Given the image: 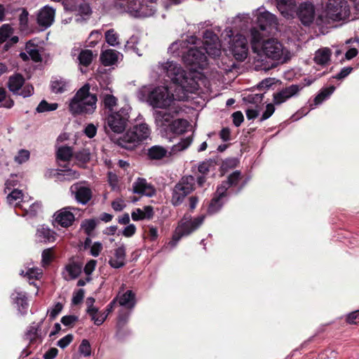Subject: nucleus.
<instances>
[{
  "label": "nucleus",
  "instance_id": "1",
  "mask_svg": "<svg viewBox=\"0 0 359 359\" xmlns=\"http://www.w3.org/2000/svg\"><path fill=\"white\" fill-rule=\"evenodd\" d=\"M201 43L195 36H191L186 41H177L172 43L169 47V51L176 55L182 54L184 62L192 71L204 69L208 65L205 51L212 57L221 55V44L218 37L211 31H206L203 35L204 47H199Z\"/></svg>",
  "mask_w": 359,
  "mask_h": 359
},
{
  "label": "nucleus",
  "instance_id": "2",
  "mask_svg": "<svg viewBox=\"0 0 359 359\" xmlns=\"http://www.w3.org/2000/svg\"><path fill=\"white\" fill-rule=\"evenodd\" d=\"M250 42L253 52L257 55V62L269 58L280 63H284L292 57L290 51L277 39L263 40V35L256 28L250 30Z\"/></svg>",
  "mask_w": 359,
  "mask_h": 359
},
{
  "label": "nucleus",
  "instance_id": "3",
  "mask_svg": "<svg viewBox=\"0 0 359 359\" xmlns=\"http://www.w3.org/2000/svg\"><path fill=\"white\" fill-rule=\"evenodd\" d=\"M137 95L139 100L146 101L153 108L167 109L178 107L176 104L177 98L168 86H142L138 90Z\"/></svg>",
  "mask_w": 359,
  "mask_h": 359
},
{
  "label": "nucleus",
  "instance_id": "4",
  "mask_svg": "<svg viewBox=\"0 0 359 359\" xmlns=\"http://www.w3.org/2000/svg\"><path fill=\"white\" fill-rule=\"evenodd\" d=\"M97 96L90 93L89 84L81 88L71 100L69 109L72 114H91L96 109Z\"/></svg>",
  "mask_w": 359,
  "mask_h": 359
},
{
  "label": "nucleus",
  "instance_id": "5",
  "mask_svg": "<svg viewBox=\"0 0 359 359\" xmlns=\"http://www.w3.org/2000/svg\"><path fill=\"white\" fill-rule=\"evenodd\" d=\"M158 68L161 72L166 76L175 84L181 87L187 92H192L196 89L195 80L177 63L168 61L163 64H159Z\"/></svg>",
  "mask_w": 359,
  "mask_h": 359
},
{
  "label": "nucleus",
  "instance_id": "6",
  "mask_svg": "<svg viewBox=\"0 0 359 359\" xmlns=\"http://www.w3.org/2000/svg\"><path fill=\"white\" fill-rule=\"evenodd\" d=\"M225 41H228L229 48L237 60H244L248 53V44L246 38L242 34H233L231 29H226L222 33Z\"/></svg>",
  "mask_w": 359,
  "mask_h": 359
},
{
  "label": "nucleus",
  "instance_id": "7",
  "mask_svg": "<svg viewBox=\"0 0 359 359\" xmlns=\"http://www.w3.org/2000/svg\"><path fill=\"white\" fill-rule=\"evenodd\" d=\"M130 109V107L125 106L121 108L118 111L109 112L104 123L106 133H109L110 132H113L117 134L123 133L127 126Z\"/></svg>",
  "mask_w": 359,
  "mask_h": 359
},
{
  "label": "nucleus",
  "instance_id": "8",
  "mask_svg": "<svg viewBox=\"0 0 359 359\" xmlns=\"http://www.w3.org/2000/svg\"><path fill=\"white\" fill-rule=\"evenodd\" d=\"M204 219V215L193 219L191 215L188 214L184 215L180 221L170 244L174 247L182 236H188L197 229L202 224Z\"/></svg>",
  "mask_w": 359,
  "mask_h": 359
},
{
  "label": "nucleus",
  "instance_id": "9",
  "mask_svg": "<svg viewBox=\"0 0 359 359\" xmlns=\"http://www.w3.org/2000/svg\"><path fill=\"white\" fill-rule=\"evenodd\" d=\"M324 13V16H320L322 20L340 21L349 17L350 9L345 0H329Z\"/></svg>",
  "mask_w": 359,
  "mask_h": 359
},
{
  "label": "nucleus",
  "instance_id": "10",
  "mask_svg": "<svg viewBox=\"0 0 359 359\" xmlns=\"http://www.w3.org/2000/svg\"><path fill=\"white\" fill-rule=\"evenodd\" d=\"M151 130L147 124L142 123L127 131L121 140V145L127 149H131L136 144L149 137Z\"/></svg>",
  "mask_w": 359,
  "mask_h": 359
},
{
  "label": "nucleus",
  "instance_id": "11",
  "mask_svg": "<svg viewBox=\"0 0 359 359\" xmlns=\"http://www.w3.org/2000/svg\"><path fill=\"white\" fill-rule=\"evenodd\" d=\"M195 184V178L193 176L183 177L172 190V204L175 206L180 205L184 198L194 190Z\"/></svg>",
  "mask_w": 359,
  "mask_h": 359
},
{
  "label": "nucleus",
  "instance_id": "12",
  "mask_svg": "<svg viewBox=\"0 0 359 359\" xmlns=\"http://www.w3.org/2000/svg\"><path fill=\"white\" fill-rule=\"evenodd\" d=\"M257 17V23L260 29L269 34H274L278 30V22L275 15L266 11L263 8L257 9L254 13Z\"/></svg>",
  "mask_w": 359,
  "mask_h": 359
},
{
  "label": "nucleus",
  "instance_id": "13",
  "mask_svg": "<svg viewBox=\"0 0 359 359\" xmlns=\"http://www.w3.org/2000/svg\"><path fill=\"white\" fill-rule=\"evenodd\" d=\"M180 111V107H171L163 110H156L154 113L155 124L156 127L163 133L169 130L171 123L175 116Z\"/></svg>",
  "mask_w": 359,
  "mask_h": 359
},
{
  "label": "nucleus",
  "instance_id": "14",
  "mask_svg": "<svg viewBox=\"0 0 359 359\" xmlns=\"http://www.w3.org/2000/svg\"><path fill=\"white\" fill-rule=\"evenodd\" d=\"M8 88L13 93L22 96L29 97L34 93L32 85L25 83V79L20 74H15L10 77Z\"/></svg>",
  "mask_w": 359,
  "mask_h": 359
},
{
  "label": "nucleus",
  "instance_id": "15",
  "mask_svg": "<svg viewBox=\"0 0 359 359\" xmlns=\"http://www.w3.org/2000/svg\"><path fill=\"white\" fill-rule=\"evenodd\" d=\"M55 10L49 6H45L41 8L37 14L38 24L47 28L50 27L54 22Z\"/></svg>",
  "mask_w": 359,
  "mask_h": 359
},
{
  "label": "nucleus",
  "instance_id": "16",
  "mask_svg": "<svg viewBox=\"0 0 359 359\" xmlns=\"http://www.w3.org/2000/svg\"><path fill=\"white\" fill-rule=\"evenodd\" d=\"M70 191L74 195L76 200L82 204L87 203L91 198V190L79 183H76L72 185Z\"/></svg>",
  "mask_w": 359,
  "mask_h": 359
},
{
  "label": "nucleus",
  "instance_id": "17",
  "mask_svg": "<svg viewBox=\"0 0 359 359\" xmlns=\"http://www.w3.org/2000/svg\"><path fill=\"white\" fill-rule=\"evenodd\" d=\"M55 222L62 227H69L71 226L74 219V215L72 212V208H64L56 212L54 215Z\"/></svg>",
  "mask_w": 359,
  "mask_h": 359
},
{
  "label": "nucleus",
  "instance_id": "18",
  "mask_svg": "<svg viewBox=\"0 0 359 359\" xmlns=\"http://www.w3.org/2000/svg\"><path fill=\"white\" fill-rule=\"evenodd\" d=\"M296 13L303 24L309 25L314 18L315 11L313 6L308 3L302 4L299 6L298 10H296Z\"/></svg>",
  "mask_w": 359,
  "mask_h": 359
},
{
  "label": "nucleus",
  "instance_id": "19",
  "mask_svg": "<svg viewBox=\"0 0 359 359\" xmlns=\"http://www.w3.org/2000/svg\"><path fill=\"white\" fill-rule=\"evenodd\" d=\"M302 89V87L298 85H291L279 93L274 94L273 102L276 104H280L283 103L292 96L297 95L299 91Z\"/></svg>",
  "mask_w": 359,
  "mask_h": 359
},
{
  "label": "nucleus",
  "instance_id": "20",
  "mask_svg": "<svg viewBox=\"0 0 359 359\" xmlns=\"http://www.w3.org/2000/svg\"><path fill=\"white\" fill-rule=\"evenodd\" d=\"M277 8L286 19L293 18L296 12L295 0H276Z\"/></svg>",
  "mask_w": 359,
  "mask_h": 359
},
{
  "label": "nucleus",
  "instance_id": "21",
  "mask_svg": "<svg viewBox=\"0 0 359 359\" xmlns=\"http://www.w3.org/2000/svg\"><path fill=\"white\" fill-rule=\"evenodd\" d=\"M95 299L93 298H88L86 303L88 304L87 312L90 316L91 320L94 321V323L97 325H100L104 323L107 318V315L99 312L98 309L93 306Z\"/></svg>",
  "mask_w": 359,
  "mask_h": 359
},
{
  "label": "nucleus",
  "instance_id": "22",
  "mask_svg": "<svg viewBox=\"0 0 359 359\" xmlns=\"http://www.w3.org/2000/svg\"><path fill=\"white\" fill-rule=\"evenodd\" d=\"M72 56H77L79 64L88 67L92 62L93 53L90 50H80L79 47L74 46L71 52Z\"/></svg>",
  "mask_w": 359,
  "mask_h": 359
},
{
  "label": "nucleus",
  "instance_id": "23",
  "mask_svg": "<svg viewBox=\"0 0 359 359\" xmlns=\"http://www.w3.org/2000/svg\"><path fill=\"white\" fill-rule=\"evenodd\" d=\"M126 249L123 246H120L114 250L110 257L109 263L110 266L115 269H118L125 265Z\"/></svg>",
  "mask_w": 359,
  "mask_h": 359
},
{
  "label": "nucleus",
  "instance_id": "24",
  "mask_svg": "<svg viewBox=\"0 0 359 359\" xmlns=\"http://www.w3.org/2000/svg\"><path fill=\"white\" fill-rule=\"evenodd\" d=\"M133 191L136 194H144L148 196H152L155 190L143 178H138L133 185Z\"/></svg>",
  "mask_w": 359,
  "mask_h": 359
},
{
  "label": "nucleus",
  "instance_id": "25",
  "mask_svg": "<svg viewBox=\"0 0 359 359\" xmlns=\"http://www.w3.org/2000/svg\"><path fill=\"white\" fill-rule=\"evenodd\" d=\"M128 9L130 13L137 17H149L152 15L155 12V9L152 8L148 10L147 6L140 4L137 5L136 2L134 3L133 1L130 3Z\"/></svg>",
  "mask_w": 359,
  "mask_h": 359
},
{
  "label": "nucleus",
  "instance_id": "26",
  "mask_svg": "<svg viewBox=\"0 0 359 359\" xmlns=\"http://www.w3.org/2000/svg\"><path fill=\"white\" fill-rule=\"evenodd\" d=\"M110 88H103L100 93V98L105 107L110 112L113 111L114 107L117 104V99L112 94Z\"/></svg>",
  "mask_w": 359,
  "mask_h": 359
},
{
  "label": "nucleus",
  "instance_id": "27",
  "mask_svg": "<svg viewBox=\"0 0 359 359\" xmlns=\"http://www.w3.org/2000/svg\"><path fill=\"white\" fill-rule=\"evenodd\" d=\"M29 197L28 200H23L21 205V209L25 211V215H28L31 217L38 215L41 210V204L39 202H34L29 204Z\"/></svg>",
  "mask_w": 359,
  "mask_h": 359
},
{
  "label": "nucleus",
  "instance_id": "28",
  "mask_svg": "<svg viewBox=\"0 0 359 359\" xmlns=\"http://www.w3.org/2000/svg\"><path fill=\"white\" fill-rule=\"evenodd\" d=\"M36 236L40 242H53L55 240V233L44 225L38 227Z\"/></svg>",
  "mask_w": 359,
  "mask_h": 359
},
{
  "label": "nucleus",
  "instance_id": "29",
  "mask_svg": "<svg viewBox=\"0 0 359 359\" xmlns=\"http://www.w3.org/2000/svg\"><path fill=\"white\" fill-rule=\"evenodd\" d=\"M331 55L330 48H322L316 52L313 60L317 65L325 66L330 62Z\"/></svg>",
  "mask_w": 359,
  "mask_h": 359
},
{
  "label": "nucleus",
  "instance_id": "30",
  "mask_svg": "<svg viewBox=\"0 0 359 359\" xmlns=\"http://www.w3.org/2000/svg\"><path fill=\"white\" fill-rule=\"evenodd\" d=\"M69 82L62 78H55L50 83L51 90L54 93H63L69 90Z\"/></svg>",
  "mask_w": 359,
  "mask_h": 359
},
{
  "label": "nucleus",
  "instance_id": "31",
  "mask_svg": "<svg viewBox=\"0 0 359 359\" xmlns=\"http://www.w3.org/2000/svg\"><path fill=\"white\" fill-rule=\"evenodd\" d=\"M117 299L121 306H126L128 309H131L135 306V294L131 290H127L123 294L119 293Z\"/></svg>",
  "mask_w": 359,
  "mask_h": 359
},
{
  "label": "nucleus",
  "instance_id": "32",
  "mask_svg": "<svg viewBox=\"0 0 359 359\" xmlns=\"http://www.w3.org/2000/svg\"><path fill=\"white\" fill-rule=\"evenodd\" d=\"M29 198V197L23 195L20 190L14 189L7 196V201L10 205H14L15 207H20L21 208L22 201L28 200Z\"/></svg>",
  "mask_w": 359,
  "mask_h": 359
},
{
  "label": "nucleus",
  "instance_id": "33",
  "mask_svg": "<svg viewBox=\"0 0 359 359\" xmlns=\"http://www.w3.org/2000/svg\"><path fill=\"white\" fill-rule=\"evenodd\" d=\"M81 272V267L74 263L69 264L65 267L63 272V276L65 280H69L75 279Z\"/></svg>",
  "mask_w": 359,
  "mask_h": 359
},
{
  "label": "nucleus",
  "instance_id": "34",
  "mask_svg": "<svg viewBox=\"0 0 359 359\" xmlns=\"http://www.w3.org/2000/svg\"><path fill=\"white\" fill-rule=\"evenodd\" d=\"M118 53L111 49L104 51L101 55L102 62L105 66L114 65L118 60Z\"/></svg>",
  "mask_w": 359,
  "mask_h": 359
},
{
  "label": "nucleus",
  "instance_id": "35",
  "mask_svg": "<svg viewBox=\"0 0 359 359\" xmlns=\"http://www.w3.org/2000/svg\"><path fill=\"white\" fill-rule=\"evenodd\" d=\"M188 126L189 123L186 120L173 119L172 123L169 128L168 132H171L175 134H182L186 131Z\"/></svg>",
  "mask_w": 359,
  "mask_h": 359
},
{
  "label": "nucleus",
  "instance_id": "36",
  "mask_svg": "<svg viewBox=\"0 0 359 359\" xmlns=\"http://www.w3.org/2000/svg\"><path fill=\"white\" fill-rule=\"evenodd\" d=\"M168 151L161 146H154L148 151L149 156L152 159L159 160L165 157Z\"/></svg>",
  "mask_w": 359,
  "mask_h": 359
},
{
  "label": "nucleus",
  "instance_id": "37",
  "mask_svg": "<svg viewBox=\"0 0 359 359\" xmlns=\"http://www.w3.org/2000/svg\"><path fill=\"white\" fill-rule=\"evenodd\" d=\"M72 11H75L78 15L89 16L91 13V10L87 3L81 2L79 5H75L72 7Z\"/></svg>",
  "mask_w": 359,
  "mask_h": 359
},
{
  "label": "nucleus",
  "instance_id": "38",
  "mask_svg": "<svg viewBox=\"0 0 359 359\" xmlns=\"http://www.w3.org/2000/svg\"><path fill=\"white\" fill-rule=\"evenodd\" d=\"M72 150L69 147H62L57 149V158L62 161H69L72 156Z\"/></svg>",
  "mask_w": 359,
  "mask_h": 359
},
{
  "label": "nucleus",
  "instance_id": "39",
  "mask_svg": "<svg viewBox=\"0 0 359 359\" xmlns=\"http://www.w3.org/2000/svg\"><path fill=\"white\" fill-rule=\"evenodd\" d=\"M58 104L57 103H48L46 101H41L36 108L39 113L54 111L57 109Z\"/></svg>",
  "mask_w": 359,
  "mask_h": 359
},
{
  "label": "nucleus",
  "instance_id": "40",
  "mask_svg": "<svg viewBox=\"0 0 359 359\" xmlns=\"http://www.w3.org/2000/svg\"><path fill=\"white\" fill-rule=\"evenodd\" d=\"M30 156V153L27 149H20L14 157L16 163L20 165L27 162Z\"/></svg>",
  "mask_w": 359,
  "mask_h": 359
},
{
  "label": "nucleus",
  "instance_id": "41",
  "mask_svg": "<svg viewBox=\"0 0 359 359\" xmlns=\"http://www.w3.org/2000/svg\"><path fill=\"white\" fill-rule=\"evenodd\" d=\"M26 51L30 56V57L35 62L41 60V55L37 50L36 47L30 42L26 45Z\"/></svg>",
  "mask_w": 359,
  "mask_h": 359
},
{
  "label": "nucleus",
  "instance_id": "42",
  "mask_svg": "<svg viewBox=\"0 0 359 359\" xmlns=\"http://www.w3.org/2000/svg\"><path fill=\"white\" fill-rule=\"evenodd\" d=\"M13 104V101L7 97L6 90L0 87V107L11 108Z\"/></svg>",
  "mask_w": 359,
  "mask_h": 359
},
{
  "label": "nucleus",
  "instance_id": "43",
  "mask_svg": "<svg viewBox=\"0 0 359 359\" xmlns=\"http://www.w3.org/2000/svg\"><path fill=\"white\" fill-rule=\"evenodd\" d=\"M13 32V28L8 25L0 27V43L4 42Z\"/></svg>",
  "mask_w": 359,
  "mask_h": 359
},
{
  "label": "nucleus",
  "instance_id": "44",
  "mask_svg": "<svg viewBox=\"0 0 359 359\" xmlns=\"http://www.w3.org/2000/svg\"><path fill=\"white\" fill-rule=\"evenodd\" d=\"M97 223L95 219H86L81 223V229L86 233L90 235L95 229Z\"/></svg>",
  "mask_w": 359,
  "mask_h": 359
},
{
  "label": "nucleus",
  "instance_id": "45",
  "mask_svg": "<svg viewBox=\"0 0 359 359\" xmlns=\"http://www.w3.org/2000/svg\"><path fill=\"white\" fill-rule=\"evenodd\" d=\"M105 39L110 46H115L118 43V34L114 29H109L105 33Z\"/></svg>",
  "mask_w": 359,
  "mask_h": 359
},
{
  "label": "nucleus",
  "instance_id": "46",
  "mask_svg": "<svg viewBox=\"0 0 359 359\" xmlns=\"http://www.w3.org/2000/svg\"><path fill=\"white\" fill-rule=\"evenodd\" d=\"M334 87L332 86L329 88L324 89L319 93L315 98L314 101L316 104H320L326 97L330 96L334 90Z\"/></svg>",
  "mask_w": 359,
  "mask_h": 359
},
{
  "label": "nucleus",
  "instance_id": "47",
  "mask_svg": "<svg viewBox=\"0 0 359 359\" xmlns=\"http://www.w3.org/2000/svg\"><path fill=\"white\" fill-rule=\"evenodd\" d=\"M41 273L42 272L41 269L35 268H29L27 269L25 273L24 271H22L20 273L21 275L27 276L29 279H37L39 278Z\"/></svg>",
  "mask_w": 359,
  "mask_h": 359
},
{
  "label": "nucleus",
  "instance_id": "48",
  "mask_svg": "<svg viewBox=\"0 0 359 359\" xmlns=\"http://www.w3.org/2000/svg\"><path fill=\"white\" fill-rule=\"evenodd\" d=\"M90 153L87 149H83L75 154L76 159L82 163L88 161L90 160Z\"/></svg>",
  "mask_w": 359,
  "mask_h": 359
},
{
  "label": "nucleus",
  "instance_id": "49",
  "mask_svg": "<svg viewBox=\"0 0 359 359\" xmlns=\"http://www.w3.org/2000/svg\"><path fill=\"white\" fill-rule=\"evenodd\" d=\"M61 171L62 173L60 175L62 176V179L65 180H73L79 178V173L77 171L72 169H67Z\"/></svg>",
  "mask_w": 359,
  "mask_h": 359
},
{
  "label": "nucleus",
  "instance_id": "50",
  "mask_svg": "<svg viewBox=\"0 0 359 359\" xmlns=\"http://www.w3.org/2000/svg\"><path fill=\"white\" fill-rule=\"evenodd\" d=\"M220 199L221 198L218 197H215L212 200L208 208V212L210 213H215L220 209L222 205V203L220 201Z\"/></svg>",
  "mask_w": 359,
  "mask_h": 359
},
{
  "label": "nucleus",
  "instance_id": "51",
  "mask_svg": "<svg viewBox=\"0 0 359 359\" xmlns=\"http://www.w3.org/2000/svg\"><path fill=\"white\" fill-rule=\"evenodd\" d=\"M53 259V252L51 249H47L42 252V264L43 266L48 265Z\"/></svg>",
  "mask_w": 359,
  "mask_h": 359
},
{
  "label": "nucleus",
  "instance_id": "52",
  "mask_svg": "<svg viewBox=\"0 0 359 359\" xmlns=\"http://www.w3.org/2000/svg\"><path fill=\"white\" fill-rule=\"evenodd\" d=\"M79 351L85 356H89L90 355V346L87 340L83 339L82 341L81 345L79 346Z\"/></svg>",
  "mask_w": 359,
  "mask_h": 359
},
{
  "label": "nucleus",
  "instance_id": "53",
  "mask_svg": "<svg viewBox=\"0 0 359 359\" xmlns=\"http://www.w3.org/2000/svg\"><path fill=\"white\" fill-rule=\"evenodd\" d=\"M39 325H34L29 327L27 332L28 339H29L30 341H33L34 339H36L39 337Z\"/></svg>",
  "mask_w": 359,
  "mask_h": 359
},
{
  "label": "nucleus",
  "instance_id": "54",
  "mask_svg": "<svg viewBox=\"0 0 359 359\" xmlns=\"http://www.w3.org/2000/svg\"><path fill=\"white\" fill-rule=\"evenodd\" d=\"M241 172L239 171H235L231 175H229L228 178V181L226 182V184L229 187L236 185L238 181L240 179Z\"/></svg>",
  "mask_w": 359,
  "mask_h": 359
},
{
  "label": "nucleus",
  "instance_id": "55",
  "mask_svg": "<svg viewBox=\"0 0 359 359\" xmlns=\"http://www.w3.org/2000/svg\"><path fill=\"white\" fill-rule=\"evenodd\" d=\"M192 142V138L191 137H188L184 140H182L180 142L178 143L177 145H175V150H183L187 148Z\"/></svg>",
  "mask_w": 359,
  "mask_h": 359
},
{
  "label": "nucleus",
  "instance_id": "56",
  "mask_svg": "<svg viewBox=\"0 0 359 359\" xmlns=\"http://www.w3.org/2000/svg\"><path fill=\"white\" fill-rule=\"evenodd\" d=\"M84 133L90 138L95 137L97 133V128L95 125L90 123L84 129Z\"/></svg>",
  "mask_w": 359,
  "mask_h": 359
},
{
  "label": "nucleus",
  "instance_id": "57",
  "mask_svg": "<svg viewBox=\"0 0 359 359\" xmlns=\"http://www.w3.org/2000/svg\"><path fill=\"white\" fill-rule=\"evenodd\" d=\"M73 336L72 334H67L57 341V345L60 348L67 347L72 341Z\"/></svg>",
  "mask_w": 359,
  "mask_h": 359
},
{
  "label": "nucleus",
  "instance_id": "58",
  "mask_svg": "<svg viewBox=\"0 0 359 359\" xmlns=\"http://www.w3.org/2000/svg\"><path fill=\"white\" fill-rule=\"evenodd\" d=\"M347 321L351 324L359 323V311H355L350 313L347 317Z\"/></svg>",
  "mask_w": 359,
  "mask_h": 359
},
{
  "label": "nucleus",
  "instance_id": "59",
  "mask_svg": "<svg viewBox=\"0 0 359 359\" xmlns=\"http://www.w3.org/2000/svg\"><path fill=\"white\" fill-rule=\"evenodd\" d=\"M233 122L236 126H239L243 121V115L241 111H236L232 114Z\"/></svg>",
  "mask_w": 359,
  "mask_h": 359
},
{
  "label": "nucleus",
  "instance_id": "60",
  "mask_svg": "<svg viewBox=\"0 0 359 359\" xmlns=\"http://www.w3.org/2000/svg\"><path fill=\"white\" fill-rule=\"evenodd\" d=\"M274 111H275V107H274L273 104H267L266 109L262 115V120H266V119L269 118L273 114Z\"/></svg>",
  "mask_w": 359,
  "mask_h": 359
},
{
  "label": "nucleus",
  "instance_id": "61",
  "mask_svg": "<svg viewBox=\"0 0 359 359\" xmlns=\"http://www.w3.org/2000/svg\"><path fill=\"white\" fill-rule=\"evenodd\" d=\"M102 249V245L100 243H98V242L95 243L90 248V253L93 256L97 257L99 255Z\"/></svg>",
  "mask_w": 359,
  "mask_h": 359
},
{
  "label": "nucleus",
  "instance_id": "62",
  "mask_svg": "<svg viewBox=\"0 0 359 359\" xmlns=\"http://www.w3.org/2000/svg\"><path fill=\"white\" fill-rule=\"evenodd\" d=\"M147 233V238L151 241H155L158 238V231L156 227L149 226Z\"/></svg>",
  "mask_w": 359,
  "mask_h": 359
},
{
  "label": "nucleus",
  "instance_id": "63",
  "mask_svg": "<svg viewBox=\"0 0 359 359\" xmlns=\"http://www.w3.org/2000/svg\"><path fill=\"white\" fill-rule=\"evenodd\" d=\"M62 305L60 303H57L51 310L49 311L50 317L55 318V316L61 311Z\"/></svg>",
  "mask_w": 359,
  "mask_h": 359
},
{
  "label": "nucleus",
  "instance_id": "64",
  "mask_svg": "<svg viewBox=\"0 0 359 359\" xmlns=\"http://www.w3.org/2000/svg\"><path fill=\"white\" fill-rule=\"evenodd\" d=\"M108 178H109V183L111 185V187H112V189H116L117 188L118 182L117 175L115 174H113L111 172H109Z\"/></svg>",
  "mask_w": 359,
  "mask_h": 359
}]
</instances>
